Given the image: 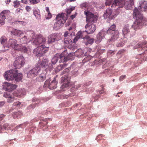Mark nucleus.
I'll return each mask as SVG.
<instances>
[{"instance_id": "1", "label": "nucleus", "mask_w": 147, "mask_h": 147, "mask_svg": "<svg viewBox=\"0 0 147 147\" xmlns=\"http://www.w3.org/2000/svg\"><path fill=\"white\" fill-rule=\"evenodd\" d=\"M27 35H32L31 43L34 45H38L33 50V53L37 56H41L45 54L48 50L49 48L41 44H44L46 42V38L42 35H35L32 30L28 31Z\"/></svg>"}, {"instance_id": "2", "label": "nucleus", "mask_w": 147, "mask_h": 147, "mask_svg": "<svg viewBox=\"0 0 147 147\" xmlns=\"http://www.w3.org/2000/svg\"><path fill=\"white\" fill-rule=\"evenodd\" d=\"M70 55H67V50H65L61 54H56L52 59L51 63L49 64V66L50 67L51 69H52L53 68V65L56 63L59 59H60V63L62 62H65L68 60H71V58L70 57Z\"/></svg>"}, {"instance_id": "3", "label": "nucleus", "mask_w": 147, "mask_h": 147, "mask_svg": "<svg viewBox=\"0 0 147 147\" xmlns=\"http://www.w3.org/2000/svg\"><path fill=\"white\" fill-rule=\"evenodd\" d=\"M134 4V0H115L111 7L118 9L124 7L126 9H130L132 8Z\"/></svg>"}, {"instance_id": "4", "label": "nucleus", "mask_w": 147, "mask_h": 147, "mask_svg": "<svg viewBox=\"0 0 147 147\" xmlns=\"http://www.w3.org/2000/svg\"><path fill=\"white\" fill-rule=\"evenodd\" d=\"M133 17L136 20L132 26V28L136 30L141 28L143 25H146L143 23L144 21L142 19L143 16L137 9H134L133 12Z\"/></svg>"}, {"instance_id": "5", "label": "nucleus", "mask_w": 147, "mask_h": 147, "mask_svg": "<svg viewBox=\"0 0 147 147\" xmlns=\"http://www.w3.org/2000/svg\"><path fill=\"white\" fill-rule=\"evenodd\" d=\"M22 74L21 73H18L17 70H10L5 72L4 75L5 79L10 81L14 79L16 81L20 80L22 78Z\"/></svg>"}, {"instance_id": "6", "label": "nucleus", "mask_w": 147, "mask_h": 147, "mask_svg": "<svg viewBox=\"0 0 147 147\" xmlns=\"http://www.w3.org/2000/svg\"><path fill=\"white\" fill-rule=\"evenodd\" d=\"M68 17L67 15L64 13H62L58 14L56 17L57 21L54 24V29L57 30L61 28L65 22Z\"/></svg>"}, {"instance_id": "7", "label": "nucleus", "mask_w": 147, "mask_h": 147, "mask_svg": "<svg viewBox=\"0 0 147 147\" xmlns=\"http://www.w3.org/2000/svg\"><path fill=\"white\" fill-rule=\"evenodd\" d=\"M6 46L8 48H13L14 50H20L21 47V44H18L17 41L13 38H10L6 44Z\"/></svg>"}, {"instance_id": "8", "label": "nucleus", "mask_w": 147, "mask_h": 147, "mask_svg": "<svg viewBox=\"0 0 147 147\" xmlns=\"http://www.w3.org/2000/svg\"><path fill=\"white\" fill-rule=\"evenodd\" d=\"M75 33L74 32L69 33L68 31L65 32L64 36L65 37L64 40V43L67 45H71L72 43L73 37H74Z\"/></svg>"}, {"instance_id": "9", "label": "nucleus", "mask_w": 147, "mask_h": 147, "mask_svg": "<svg viewBox=\"0 0 147 147\" xmlns=\"http://www.w3.org/2000/svg\"><path fill=\"white\" fill-rule=\"evenodd\" d=\"M84 13L86 16L87 23H93L96 21L97 17L96 15L89 11H84Z\"/></svg>"}, {"instance_id": "10", "label": "nucleus", "mask_w": 147, "mask_h": 147, "mask_svg": "<svg viewBox=\"0 0 147 147\" xmlns=\"http://www.w3.org/2000/svg\"><path fill=\"white\" fill-rule=\"evenodd\" d=\"M40 71V67L36 64L35 67L30 70L27 73V77L32 78L36 76Z\"/></svg>"}, {"instance_id": "11", "label": "nucleus", "mask_w": 147, "mask_h": 147, "mask_svg": "<svg viewBox=\"0 0 147 147\" xmlns=\"http://www.w3.org/2000/svg\"><path fill=\"white\" fill-rule=\"evenodd\" d=\"M25 63V60L24 57L20 56L17 57L13 65L16 69H20L23 66Z\"/></svg>"}, {"instance_id": "12", "label": "nucleus", "mask_w": 147, "mask_h": 147, "mask_svg": "<svg viewBox=\"0 0 147 147\" xmlns=\"http://www.w3.org/2000/svg\"><path fill=\"white\" fill-rule=\"evenodd\" d=\"M61 35L59 33H54L50 35L48 37V42L50 43L57 41L61 39Z\"/></svg>"}, {"instance_id": "13", "label": "nucleus", "mask_w": 147, "mask_h": 147, "mask_svg": "<svg viewBox=\"0 0 147 147\" xmlns=\"http://www.w3.org/2000/svg\"><path fill=\"white\" fill-rule=\"evenodd\" d=\"M138 9L135 8V9H137L138 12L141 14V12L143 11H145L147 8V2L145 1H139V3L138 4Z\"/></svg>"}, {"instance_id": "14", "label": "nucleus", "mask_w": 147, "mask_h": 147, "mask_svg": "<svg viewBox=\"0 0 147 147\" xmlns=\"http://www.w3.org/2000/svg\"><path fill=\"white\" fill-rule=\"evenodd\" d=\"M49 80H47L45 83L44 86L45 87H48L51 90L55 89L57 87V81L56 80V79L55 78L54 80L50 83Z\"/></svg>"}, {"instance_id": "15", "label": "nucleus", "mask_w": 147, "mask_h": 147, "mask_svg": "<svg viewBox=\"0 0 147 147\" xmlns=\"http://www.w3.org/2000/svg\"><path fill=\"white\" fill-rule=\"evenodd\" d=\"M40 67L45 68L47 67L50 70L51 69L50 67L49 66V61L46 58H43L42 60H40L39 61L37 64Z\"/></svg>"}, {"instance_id": "16", "label": "nucleus", "mask_w": 147, "mask_h": 147, "mask_svg": "<svg viewBox=\"0 0 147 147\" xmlns=\"http://www.w3.org/2000/svg\"><path fill=\"white\" fill-rule=\"evenodd\" d=\"M107 33V31L104 30L100 31L97 35L95 41V43H98L100 42Z\"/></svg>"}, {"instance_id": "17", "label": "nucleus", "mask_w": 147, "mask_h": 147, "mask_svg": "<svg viewBox=\"0 0 147 147\" xmlns=\"http://www.w3.org/2000/svg\"><path fill=\"white\" fill-rule=\"evenodd\" d=\"M85 28L86 29L85 31L88 34H91L93 33L95 31L96 29V27L94 24H90L87 23L85 26Z\"/></svg>"}, {"instance_id": "18", "label": "nucleus", "mask_w": 147, "mask_h": 147, "mask_svg": "<svg viewBox=\"0 0 147 147\" xmlns=\"http://www.w3.org/2000/svg\"><path fill=\"white\" fill-rule=\"evenodd\" d=\"M61 81L63 83L61 87L63 88L68 86L69 83L70 78L67 76L65 75V76L62 77Z\"/></svg>"}, {"instance_id": "19", "label": "nucleus", "mask_w": 147, "mask_h": 147, "mask_svg": "<svg viewBox=\"0 0 147 147\" xmlns=\"http://www.w3.org/2000/svg\"><path fill=\"white\" fill-rule=\"evenodd\" d=\"M28 31L26 32V35H25L22 38H20V42L21 43L26 44L30 42V41H31L32 35L31 34L27 35L26 33Z\"/></svg>"}, {"instance_id": "20", "label": "nucleus", "mask_w": 147, "mask_h": 147, "mask_svg": "<svg viewBox=\"0 0 147 147\" xmlns=\"http://www.w3.org/2000/svg\"><path fill=\"white\" fill-rule=\"evenodd\" d=\"M3 96L6 98H7V102L11 103L16 99V98L13 95H11L8 92H6L4 93Z\"/></svg>"}, {"instance_id": "21", "label": "nucleus", "mask_w": 147, "mask_h": 147, "mask_svg": "<svg viewBox=\"0 0 147 147\" xmlns=\"http://www.w3.org/2000/svg\"><path fill=\"white\" fill-rule=\"evenodd\" d=\"M112 10L110 8H107L103 16L105 19H112Z\"/></svg>"}, {"instance_id": "22", "label": "nucleus", "mask_w": 147, "mask_h": 147, "mask_svg": "<svg viewBox=\"0 0 147 147\" xmlns=\"http://www.w3.org/2000/svg\"><path fill=\"white\" fill-rule=\"evenodd\" d=\"M137 45V44L134 47V49L140 47L142 49V50H143V51H147V45L145 42H141L138 46Z\"/></svg>"}, {"instance_id": "23", "label": "nucleus", "mask_w": 147, "mask_h": 147, "mask_svg": "<svg viewBox=\"0 0 147 147\" xmlns=\"http://www.w3.org/2000/svg\"><path fill=\"white\" fill-rule=\"evenodd\" d=\"M86 45H92L94 42V39L93 38H90L89 36H86L84 38Z\"/></svg>"}, {"instance_id": "24", "label": "nucleus", "mask_w": 147, "mask_h": 147, "mask_svg": "<svg viewBox=\"0 0 147 147\" xmlns=\"http://www.w3.org/2000/svg\"><path fill=\"white\" fill-rule=\"evenodd\" d=\"M11 34L13 35L21 37L22 34L23 33L22 31L16 29H14L11 32Z\"/></svg>"}, {"instance_id": "25", "label": "nucleus", "mask_w": 147, "mask_h": 147, "mask_svg": "<svg viewBox=\"0 0 147 147\" xmlns=\"http://www.w3.org/2000/svg\"><path fill=\"white\" fill-rule=\"evenodd\" d=\"M26 94L25 90L24 89H21L18 90L16 94L17 96L19 97L23 96Z\"/></svg>"}, {"instance_id": "26", "label": "nucleus", "mask_w": 147, "mask_h": 147, "mask_svg": "<svg viewBox=\"0 0 147 147\" xmlns=\"http://www.w3.org/2000/svg\"><path fill=\"white\" fill-rule=\"evenodd\" d=\"M114 34L110 39L109 41L113 42L117 40L119 37V32L118 31L114 32Z\"/></svg>"}, {"instance_id": "27", "label": "nucleus", "mask_w": 147, "mask_h": 147, "mask_svg": "<svg viewBox=\"0 0 147 147\" xmlns=\"http://www.w3.org/2000/svg\"><path fill=\"white\" fill-rule=\"evenodd\" d=\"M82 32L80 31L77 34L76 36L75 37L74 35V37H73L72 40H73V42L75 43L78 39L82 38Z\"/></svg>"}, {"instance_id": "28", "label": "nucleus", "mask_w": 147, "mask_h": 147, "mask_svg": "<svg viewBox=\"0 0 147 147\" xmlns=\"http://www.w3.org/2000/svg\"><path fill=\"white\" fill-rule=\"evenodd\" d=\"M45 71L40 74L37 78V80L39 81H42L44 80L46 78V73Z\"/></svg>"}, {"instance_id": "29", "label": "nucleus", "mask_w": 147, "mask_h": 147, "mask_svg": "<svg viewBox=\"0 0 147 147\" xmlns=\"http://www.w3.org/2000/svg\"><path fill=\"white\" fill-rule=\"evenodd\" d=\"M116 26L115 24L111 25L107 31V33L108 34H112L113 32H115V30Z\"/></svg>"}, {"instance_id": "30", "label": "nucleus", "mask_w": 147, "mask_h": 147, "mask_svg": "<svg viewBox=\"0 0 147 147\" xmlns=\"http://www.w3.org/2000/svg\"><path fill=\"white\" fill-rule=\"evenodd\" d=\"M26 126V123H24L19 125L16 127L15 128L12 130V131L14 132L16 130H20V129H23L24 127Z\"/></svg>"}, {"instance_id": "31", "label": "nucleus", "mask_w": 147, "mask_h": 147, "mask_svg": "<svg viewBox=\"0 0 147 147\" xmlns=\"http://www.w3.org/2000/svg\"><path fill=\"white\" fill-rule=\"evenodd\" d=\"M122 32L123 34L124 35L127 34L129 32V26L128 25H126L124 26L122 30Z\"/></svg>"}, {"instance_id": "32", "label": "nucleus", "mask_w": 147, "mask_h": 147, "mask_svg": "<svg viewBox=\"0 0 147 147\" xmlns=\"http://www.w3.org/2000/svg\"><path fill=\"white\" fill-rule=\"evenodd\" d=\"M34 15L35 16L36 18L38 19L40 17V11L39 10L35 8L33 10Z\"/></svg>"}, {"instance_id": "33", "label": "nucleus", "mask_w": 147, "mask_h": 147, "mask_svg": "<svg viewBox=\"0 0 147 147\" xmlns=\"http://www.w3.org/2000/svg\"><path fill=\"white\" fill-rule=\"evenodd\" d=\"M22 115V112L21 111H19L18 112L14 113L12 114L14 118H20Z\"/></svg>"}, {"instance_id": "34", "label": "nucleus", "mask_w": 147, "mask_h": 147, "mask_svg": "<svg viewBox=\"0 0 147 147\" xmlns=\"http://www.w3.org/2000/svg\"><path fill=\"white\" fill-rule=\"evenodd\" d=\"M89 4L87 3H84L81 4L80 5V7L82 9L86 10L88 9Z\"/></svg>"}, {"instance_id": "35", "label": "nucleus", "mask_w": 147, "mask_h": 147, "mask_svg": "<svg viewBox=\"0 0 147 147\" xmlns=\"http://www.w3.org/2000/svg\"><path fill=\"white\" fill-rule=\"evenodd\" d=\"M124 40H125V38H124V39H121L119 40L117 44L116 45L117 47H120L122 46L124 44L125 42L123 41Z\"/></svg>"}, {"instance_id": "36", "label": "nucleus", "mask_w": 147, "mask_h": 147, "mask_svg": "<svg viewBox=\"0 0 147 147\" xmlns=\"http://www.w3.org/2000/svg\"><path fill=\"white\" fill-rule=\"evenodd\" d=\"M2 13H1L0 15V24L3 25L5 24V20L6 18L4 17L3 16Z\"/></svg>"}, {"instance_id": "37", "label": "nucleus", "mask_w": 147, "mask_h": 147, "mask_svg": "<svg viewBox=\"0 0 147 147\" xmlns=\"http://www.w3.org/2000/svg\"><path fill=\"white\" fill-rule=\"evenodd\" d=\"M1 13H3V16L6 18L9 15L10 13L9 11L8 10H4L2 11Z\"/></svg>"}, {"instance_id": "38", "label": "nucleus", "mask_w": 147, "mask_h": 147, "mask_svg": "<svg viewBox=\"0 0 147 147\" xmlns=\"http://www.w3.org/2000/svg\"><path fill=\"white\" fill-rule=\"evenodd\" d=\"M17 88V86L15 84H13L10 83V85L9 86L7 90L10 91L16 89Z\"/></svg>"}, {"instance_id": "39", "label": "nucleus", "mask_w": 147, "mask_h": 147, "mask_svg": "<svg viewBox=\"0 0 147 147\" xmlns=\"http://www.w3.org/2000/svg\"><path fill=\"white\" fill-rule=\"evenodd\" d=\"M10 85V83L6 82H4L2 84V86L3 87V88L4 89H6V90H7L9 86Z\"/></svg>"}, {"instance_id": "40", "label": "nucleus", "mask_w": 147, "mask_h": 147, "mask_svg": "<svg viewBox=\"0 0 147 147\" xmlns=\"http://www.w3.org/2000/svg\"><path fill=\"white\" fill-rule=\"evenodd\" d=\"M20 102L19 101H17L14 102L13 104V107L14 109L18 108L20 105Z\"/></svg>"}, {"instance_id": "41", "label": "nucleus", "mask_w": 147, "mask_h": 147, "mask_svg": "<svg viewBox=\"0 0 147 147\" xmlns=\"http://www.w3.org/2000/svg\"><path fill=\"white\" fill-rule=\"evenodd\" d=\"M17 51H21L22 52H23L24 53H26L28 51V49L25 46H23L21 44V47L20 50H17Z\"/></svg>"}, {"instance_id": "42", "label": "nucleus", "mask_w": 147, "mask_h": 147, "mask_svg": "<svg viewBox=\"0 0 147 147\" xmlns=\"http://www.w3.org/2000/svg\"><path fill=\"white\" fill-rule=\"evenodd\" d=\"M64 65H58L56 67L55 69V70L56 72H58L60 70H61L62 69L63 67V66Z\"/></svg>"}, {"instance_id": "43", "label": "nucleus", "mask_w": 147, "mask_h": 147, "mask_svg": "<svg viewBox=\"0 0 147 147\" xmlns=\"http://www.w3.org/2000/svg\"><path fill=\"white\" fill-rule=\"evenodd\" d=\"M75 9V7H71L67 9L66 10V11L67 14H69L71 13V11L74 10Z\"/></svg>"}, {"instance_id": "44", "label": "nucleus", "mask_w": 147, "mask_h": 147, "mask_svg": "<svg viewBox=\"0 0 147 147\" xmlns=\"http://www.w3.org/2000/svg\"><path fill=\"white\" fill-rule=\"evenodd\" d=\"M13 3L14 4V7L16 8L18 7L20 5V2L18 0L14 1Z\"/></svg>"}, {"instance_id": "45", "label": "nucleus", "mask_w": 147, "mask_h": 147, "mask_svg": "<svg viewBox=\"0 0 147 147\" xmlns=\"http://www.w3.org/2000/svg\"><path fill=\"white\" fill-rule=\"evenodd\" d=\"M7 40V38L5 36H2L0 38L1 42L2 45L5 43Z\"/></svg>"}, {"instance_id": "46", "label": "nucleus", "mask_w": 147, "mask_h": 147, "mask_svg": "<svg viewBox=\"0 0 147 147\" xmlns=\"http://www.w3.org/2000/svg\"><path fill=\"white\" fill-rule=\"evenodd\" d=\"M32 101L33 102H35L36 104H38L41 102L40 100L37 98H34L33 99Z\"/></svg>"}, {"instance_id": "47", "label": "nucleus", "mask_w": 147, "mask_h": 147, "mask_svg": "<svg viewBox=\"0 0 147 147\" xmlns=\"http://www.w3.org/2000/svg\"><path fill=\"white\" fill-rule=\"evenodd\" d=\"M9 125L7 124H5L4 125H3V126L2 127V126L0 125V131L1 130H4Z\"/></svg>"}, {"instance_id": "48", "label": "nucleus", "mask_w": 147, "mask_h": 147, "mask_svg": "<svg viewBox=\"0 0 147 147\" xmlns=\"http://www.w3.org/2000/svg\"><path fill=\"white\" fill-rule=\"evenodd\" d=\"M31 3L33 4H36L39 2V0H29Z\"/></svg>"}, {"instance_id": "49", "label": "nucleus", "mask_w": 147, "mask_h": 147, "mask_svg": "<svg viewBox=\"0 0 147 147\" xmlns=\"http://www.w3.org/2000/svg\"><path fill=\"white\" fill-rule=\"evenodd\" d=\"M69 69L68 68H66L64 71L62 72L61 74V75H63L65 74H66L67 75V72H69Z\"/></svg>"}, {"instance_id": "50", "label": "nucleus", "mask_w": 147, "mask_h": 147, "mask_svg": "<svg viewBox=\"0 0 147 147\" xmlns=\"http://www.w3.org/2000/svg\"><path fill=\"white\" fill-rule=\"evenodd\" d=\"M113 0H106L105 3L107 5H109L111 4V3Z\"/></svg>"}, {"instance_id": "51", "label": "nucleus", "mask_w": 147, "mask_h": 147, "mask_svg": "<svg viewBox=\"0 0 147 147\" xmlns=\"http://www.w3.org/2000/svg\"><path fill=\"white\" fill-rule=\"evenodd\" d=\"M114 54V52L110 50L109 51L107 52V55L109 57H110L113 55Z\"/></svg>"}, {"instance_id": "52", "label": "nucleus", "mask_w": 147, "mask_h": 147, "mask_svg": "<svg viewBox=\"0 0 147 147\" xmlns=\"http://www.w3.org/2000/svg\"><path fill=\"white\" fill-rule=\"evenodd\" d=\"M17 22L19 23V24L24 26L27 23V22L24 21H18Z\"/></svg>"}, {"instance_id": "53", "label": "nucleus", "mask_w": 147, "mask_h": 147, "mask_svg": "<svg viewBox=\"0 0 147 147\" xmlns=\"http://www.w3.org/2000/svg\"><path fill=\"white\" fill-rule=\"evenodd\" d=\"M69 96L68 95L64 94L62 95L61 96L60 98L61 99L67 98Z\"/></svg>"}, {"instance_id": "54", "label": "nucleus", "mask_w": 147, "mask_h": 147, "mask_svg": "<svg viewBox=\"0 0 147 147\" xmlns=\"http://www.w3.org/2000/svg\"><path fill=\"white\" fill-rule=\"evenodd\" d=\"M123 51L122 50L119 51L117 54V55L118 56L120 57L121 55L123 53Z\"/></svg>"}, {"instance_id": "55", "label": "nucleus", "mask_w": 147, "mask_h": 147, "mask_svg": "<svg viewBox=\"0 0 147 147\" xmlns=\"http://www.w3.org/2000/svg\"><path fill=\"white\" fill-rule=\"evenodd\" d=\"M52 17V15L50 12L48 13V16L46 18L47 19H49L51 18Z\"/></svg>"}, {"instance_id": "56", "label": "nucleus", "mask_w": 147, "mask_h": 147, "mask_svg": "<svg viewBox=\"0 0 147 147\" xmlns=\"http://www.w3.org/2000/svg\"><path fill=\"white\" fill-rule=\"evenodd\" d=\"M126 78V76L125 75H123L121 76L119 78V80L120 81H122L124 79H125Z\"/></svg>"}, {"instance_id": "57", "label": "nucleus", "mask_w": 147, "mask_h": 147, "mask_svg": "<svg viewBox=\"0 0 147 147\" xmlns=\"http://www.w3.org/2000/svg\"><path fill=\"white\" fill-rule=\"evenodd\" d=\"M31 9V7L29 6H27L26 7V9L28 12L30 11Z\"/></svg>"}, {"instance_id": "58", "label": "nucleus", "mask_w": 147, "mask_h": 147, "mask_svg": "<svg viewBox=\"0 0 147 147\" xmlns=\"http://www.w3.org/2000/svg\"><path fill=\"white\" fill-rule=\"evenodd\" d=\"M21 2L24 4H27L28 3V0H22Z\"/></svg>"}, {"instance_id": "59", "label": "nucleus", "mask_w": 147, "mask_h": 147, "mask_svg": "<svg viewBox=\"0 0 147 147\" xmlns=\"http://www.w3.org/2000/svg\"><path fill=\"white\" fill-rule=\"evenodd\" d=\"M5 115L3 114H2L0 115V121L3 118L5 117Z\"/></svg>"}, {"instance_id": "60", "label": "nucleus", "mask_w": 147, "mask_h": 147, "mask_svg": "<svg viewBox=\"0 0 147 147\" xmlns=\"http://www.w3.org/2000/svg\"><path fill=\"white\" fill-rule=\"evenodd\" d=\"M77 14L75 13L74 15H72L71 16V18L72 19H73L76 16Z\"/></svg>"}, {"instance_id": "61", "label": "nucleus", "mask_w": 147, "mask_h": 147, "mask_svg": "<svg viewBox=\"0 0 147 147\" xmlns=\"http://www.w3.org/2000/svg\"><path fill=\"white\" fill-rule=\"evenodd\" d=\"M81 86V85L78 84L76 85L74 87V88H76V89H78Z\"/></svg>"}, {"instance_id": "62", "label": "nucleus", "mask_w": 147, "mask_h": 147, "mask_svg": "<svg viewBox=\"0 0 147 147\" xmlns=\"http://www.w3.org/2000/svg\"><path fill=\"white\" fill-rule=\"evenodd\" d=\"M99 92L100 94L103 93L104 92V89L102 88L101 90H99Z\"/></svg>"}, {"instance_id": "63", "label": "nucleus", "mask_w": 147, "mask_h": 147, "mask_svg": "<svg viewBox=\"0 0 147 147\" xmlns=\"http://www.w3.org/2000/svg\"><path fill=\"white\" fill-rule=\"evenodd\" d=\"M21 11H22V9H17L16 10V13H18L20 12Z\"/></svg>"}, {"instance_id": "64", "label": "nucleus", "mask_w": 147, "mask_h": 147, "mask_svg": "<svg viewBox=\"0 0 147 147\" xmlns=\"http://www.w3.org/2000/svg\"><path fill=\"white\" fill-rule=\"evenodd\" d=\"M5 102L3 101L0 102V107L2 106L4 104Z\"/></svg>"}]
</instances>
